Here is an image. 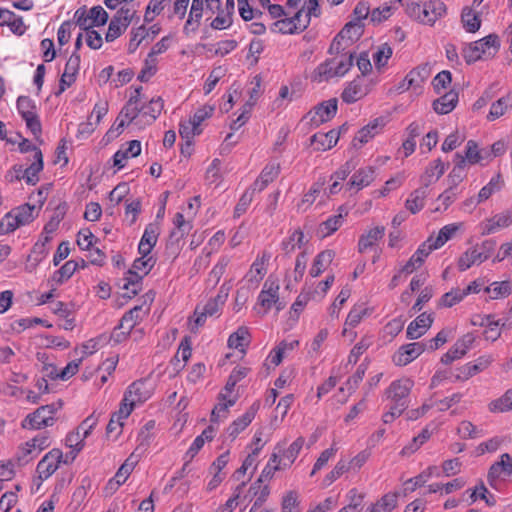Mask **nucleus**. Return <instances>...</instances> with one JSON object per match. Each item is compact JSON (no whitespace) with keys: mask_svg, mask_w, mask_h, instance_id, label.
I'll return each instance as SVG.
<instances>
[{"mask_svg":"<svg viewBox=\"0 0 512 512\" xmlns=\"http://www.w3.org/2000/svg\"><path fill=\"white\" fill-rule=\"evenodd\" d=\"M406 14L413 20L433 26L446 14V5L441 0H398Z\"/></svg>","mask_w":512,"mask_h":512,"instance_id":"f257e3e1","label":"nucleus"},{"mask_svg":"<svg viewBox=\"0 0 512 512\" xmlns=\"http://www.w3.org/2000/svg\"><path fill=\"white\" fill-rule=\"evenodd\" d=\"M353 65V55L341 54L321 63L312 73L315 82H323L333 77L344 76Z\"/></svg>","mask_w":512,"mask_h":512,"instance_id":"f03ea898","label":"nucleus"},{"mask_svg":"<svg viewBox=\"0 0 512 512\" xmlns=\"http://www.w3.org/2000/svg\"><path fill=\"white\" fill-rule=\"evenodd\" d=\"M500 47L499 38L495 34H490L478 41L471 43L462 51V55L468 64L480 60L482 57H492Z\"/></svg>","mask_w":512,"mask_h":512,"instance_id":"7ed1b4c3","label":"nucleus"},{"mask_svg":"<svg viewBox=\"0 0 512 512\" xmlns=\"http://www.w3.org/2000/svg\"><path fill=\"white\" fill-rule=\"evenodd\" d=\"M62 401L58 400L55 403L43 405L37 408L33 413L27 415L22 421V428L24 429H41L54 424L53 415L62 408Z\"/></svg>","mask_w":512,"mask_h":512,"instance_id":"20e7f679","label":"nucleus"},{"mask_svg":"<svg viewBox=\"0 0 512 512\" xmlns=\"http://www.w3.org/2000/svg\"><path fill=\"white\" fill-rule=\"evenodd\" d=\"M414 386L411 378L403 377L391 382L385 391V395L391 404L407 409L409 405V395Z\"/></svg>","mask_w":512,"mask_h":512,"instance_id":"39448f33","label":"nucleus"},{"mask_svg":"<svg viewBox=\"0 0 512 512\" xmlns=\"http://www.w3.org/2000/svg\"><path fill=\"white\" fill-rule=\"evenodd\" d=\"M134 15L135 10L122 6L111 19L105 40L107 42H113L120 37L132 22Z\"/></svg>","mask_w":512,"mask_h":512,"instance_id":"423d86ee","label":"nucleus"},{"mask_svg":"<svg viewBox=\"0 0 512 512\" xmlns=\"http://www.w3.org/2000/svg\"><path fill=\"white\" fill-rule=\"evenodd\" d=\"M337 99L331 98L317 105L314 110L307 113L305 118H309L310 125L314 128L331 120L337 112Z\"/></svg>","mask_w":512,"mask_h":512,"instance_id":"0eeeda50","label":"nucleus"},{"mask_svg":"<svg viewBox=\"0 0 512 512\" xmlns=\"http://www.w3.org/2000/svg\"><path fill=\"white\" fill-rule=\"evenodd\" d=\"M279 284L277 281L267 279L264 283L263 289L259 293L258 303L264 308V313L271 309L274 305L277 311L282 310L285 304L279 300Z\"/></svg>","mask_w":512,"mask_h":512,"instance_id":"6e6552de","label":"nucleus"},{"mask_svg":"<svg viewBox=\"0 0 512 512\" xmlns=\"http://www.w3.org/2000/svg\"><path fill=\"white\" fill-rule=\"evenodd\" d=\"M67 463L63 460V453L60 449H52L39 461L36 471L41 480L48 479L58 468L60 463Z\"/></svg>","mask_w":512,"mask_h":512,"instance_id":"1a4fd4ad","label":"nucleus"},{"mask_svg":"<svg viewBox=\"0 0 512 512\" xmlns=\"http://www.w3.org/2000/svg\"><path fill=\"white\" fill-rule=\"evenodd\" d=\"M119 121L117 129L122 130L126 124H134L138 128H143L141 116V104L135 102V97H130L128 102L120 111L117 118Z\"/></svg>","mask_w":512,"mask_h":512,"instance_id":"9d476101","label":"nucleus"},{"mask_svg":"<svg viewBox=\"0 0 512 512\" xmlns=\"http://www.w3.org/2000/svg\"><path fill=\"white\" fill-rule=\"evenodd\" d=\"M425 344L413 342L402 345L393 355L392 360L396 366H406L425 351Z\"/></svg>","mask_w":512,"mask_h":512,"instance_id":"9b49d317","label":"nucleus"},{"mask_svg":"<svg viewBox=\"0 0 512 512\" xmlns=\"http://www.w3.org/2000/svg\"><path fill=\"white\" fill-rule=\"evenodd\" d=\"M512 225V210L498 213L479 224L481 235H490Z\"/></svg>","mask_w":512,"mask_h":512,"instance_id":"f8f14e48","label":"nucleus"},{"mask_svg":"<svg viewBox=\"0 0 512 512\" xmlns=\"http://www.w3.org/2000/svg\"><path fill=\"white\" fill-rule=\"evenodd\" d=\"M475 341L471 333H467L456 341V343L441 357V362L449 365L455 360L462 358Z\"/></svg>","mask_w":512,"mask_h":512,"instance_id":"ddd939ff","label":"nucleus"},{"mask_svg":"<svg viewBox=\"0 0 512 512\" xmlns=\"http://www.w3.org/2000/svg\"><path fill=\"white\" fill-rule=\"evenodd\" d=\"M385 124L386 120L383 117H378L372 120L357 132L352 141V145L355 148H361L362 145L366 144L370 139L379 134Z\"/></svg>","mask_w":512,"mask_h":512,"instance_id":"4468645a","label":"nucleus"},{"mask_svg":"<svg viewBox=\"0 0 512 512\" xmlns=\"http://www.w3.org/2000/svg\"><path fill=\"white\" fill-rule=\"evenodd\" d=\"M433 318L430 314L422 313L413 320L407 327L406 336L408 339L415 340L423 336L431 327Z\"/></svg>","mask_w":512,"mask_h":512,"instance_id":"2eb2a0df","label":"nucleus"},{"mask_svg":"<svg viewBox=\"0 0 512 512\" xmlns=\"http://www.w3.org/2000/svg\"><path fill=\"white\" fill-rule=\"evenodd\" d=\"M158 236V225L154 223L148 224L138 245L139 253L143 256H148L151 253L153 247L156 245Z\"/></svg>","mask_w":512,"mask_h":512,"instance_id":"dca6fc26","label":"nucleus"},{"mask_svg":"<svg viewBox=\"0 0 512 512\" xmlns=\"http://www.w3.org/2000/svg\"><path fill=\"white\" fill-rule=\"evenodd\" d=\"M258 409V404H253L241 417L234 420L227 429L229 437L234 440L252 422Z\"/></svg>","mask_w":512,"mask_h":512,"instance_id":"f3484780","label":"nucleus"},{"mask_svg":"<svg viewBox=\"0 0 512 512\" xmlns=\"http://www.w3.org/2000/svg\"><path fill=\"white\" fill-rule=\"evenodd\" d=\"M126 148L119 149L113 156V165L118 169L125 166V161L131 157H137L141 153V143L138 140H132L127 143Z\"/></svg>","mask_w":512,"mask_h":512,"instance_id":"a211bd4d","label":"nucleus"},{"mask_svg":"<svg viewBox=\"0 0 512 512\" xmlns=\"http://www.w3.org/2000/svg\"><path fill=\"white\" fill-rule=\"evenodd\" d=\"M164 104L160 97L153 98L148 104L141 105V116L143 127L151 125L161 114Z\"/></svg>","mask_w":512,"mask_h":512,"instance_id":"6ab92c4d","label":"nucleus"},{"mask_svg":"<svg viewBox=\"0 0 512 512\" xmlns=\"http://www.w3.org/2000/svg\"><path fill=\"white\" fill-rule=\"evenodd\" d=\"M270 258L271 254L267 251H263L261 255L257 256L248 273L250 282L259 283L263 279L267 273L266 265Z\"/></svg>","mask_w":512,"mask_h":512,"instance_id":"aec40b11","label":"nucleus"},{"mask_svg":"<svg viewBox=\"0 0 512 512\" xmlns=\"http://www.w3.org/2000/svg\"><path fill=\"white\" fill-rule=\"evenodd\" d=\"M512 474V457L508 453L501 455L500 461L494 463L488 472V481L492 485L502 474Z\"/></svg>","mask_w":512,"mask_h":512,"instance_id":"412c9836","label":"nucleus"},{"mask_svg":"<svg viewBox=\"0 0 512 512\" xmlns=\"http://www.w3.org/2000/svg\"><path fill=\"white\" fill-rule=\"evenodd\" d=\"M205 0H192L188 19L184 25L183 32L189 34L190 27L191 31H196L200 26V21L203 15Z\"/></svg>","mask_w":512,"mask_h":512,"instance_id":"4be33fe9","label":"nucleus"},{"mask_svg":"<svg viewBox=\"0 0 512 512\" xmlns=\"http://www.w3.org/2000/svg\"><path fill=\"white\" fill-rule=\"evenodd\" d=\"M34 159L35 161L26 169L22 174L23 179L29 185H35L39 181L38 174L43 169V157L42 152L38 148H34Z\"/></svg>","mask_w":512,"mask_h":512,"instance_id":"5701e85b","label":"nucleus"},{"mask_svg":"<svg viewBox=\"0 0 512 512\" xmlns=\"http://www.w3.org/2000/svg\"><path fill=\"white\" fill-rule=\"evenodd\" d=\"M311 145L315 147L318 151H325L331 149L337 144L338 141V133L335 130H330L327 133H316L311 139Z\"/></svg>","mask_w":512,"mask_h":512,"instance_id":"b1692460","label":"nucleus"},{"mask_svg":"<svg viewBox=\"0 0 512 512\" xmlns=\"http://www.w3.org/2000/svg\"><path fill=\"white\" fill-rule=\"evenodd\" d=\"M335 257L333 250H324L320 252L314 259L312 266L309 270L311 277L315 278L321 275L326 268L332 263Z\"/></svg>","mask_w":512,"mask_h":512,"instance_id":"393cba45","label":"nucleus"},{"mask_svg":"<svg viewBox=\"0 0 512 512\" xmlns=\"http://www.w3.org/2000/svg\"><path fill=\"white\" fill-rule=\"evenodd\" d=\"M364 32V24L359 20L348 22L338 33L339 38L345 39L347 45H351L357 41Z\"/></svg>","mask_w":512,"mask_h":512,"instance_id":"a878e982","label":"nucleus"},{"mask_svg":"<svg viewBox=\"0 0 512 512\" xmlns=\"http://www.w3.org/2000/svg\"><path fill=\"white\" fill-rule=\"evenodd\" d=\"M458 103V93L451 90L433 102V109L438 114L450 113Z\"/></svg>","mask_w":512,"mask_h":512,"instance_id":"bb28decb","label":"nucleus"},{"mask_svg":"<svg viewBox=\"0 0 512 512\" xmlns=\"http://www.w3.org/2000/svg\"><path fill=\"white\" fill-rule=\"evenodd\" d=\"M491 363L490 358L480 357L475 363H467L460 368V374L455 376L456 380L468 379L480 371L486 369Z\"/></svg>","mask_w":512,"mask_h":512,"instance_id":"cd10ccee","label":"nucleus"},{"mask_svg":"<svg viewBox=\"0 0 512 512\" xmlns=\"http://www.w3.org/2000/svg\"><path fill=\"white\" fill-rule=\"evenodd\" d=\"M484 261H486L485 258H482L481 253L473 246L461 254L457 266L460 271H466L472 265H480Z\"/></svg>","mask_w":512,"mask_h":512,"instance_id":"c85d7f7f","label":"nucleus"},{"mask_svg":"<svg viewBox=\"0 0 512 512\" xmlns=\"http://www.w3.org/2000/svg\"><path fill=\"white\" fill-rule=\"evenodd\" d=\"M446 166L441 159H437L430 163L421 177L423 185L428 187L436 182L445 172Z\"/></svg>","mask_w":512,"mask_h":512,"instance_id":"c756f323","label":"nucleus"},{"mask_svg":"<svg viewBox=\"0 0 512 512\" xmlns=\"http://www.w3.org/2000/svg\"><path fill=\"white\" fill-rule=\"evenodd\" d=\"M228 297V290L222 286L216 297L210 299L202 308L204 316H215L219 313Z\"/></svg>","mask_w":512,"mask_h":512,"instance_id":"7c9ffc66","label":"nucleus"},{"mask_svg":"<svg viewBox=\"0 0 512 512\" xmlns=\"http://www.w3.org/2000/svg\"><path fill=\"white\" fill-rule=\"evenodd\" d=\"M366 94L359 78L351 81L341 94L344 102L350 104L358 101Z\"/></svg>","mask_w":512,"mask_h":512,"instance_id":"2f4dec72","label":"nucleus"},{"mask_svg":"<svg viewBox=\"0 0 512 512\" xmlns=\"http://www.w3.org/2000/svg\"><path fill=\"white\" fill-rule=\"evenodd\" d=\"M175 229L170 233L169 244L178 243L191 229L189 222L185 221L182 213H176L173 221Z\"/></svg>","mask_w":512,"mask_h":512,"instance_id":"473e14b6","label":"nucleus"},{"mask_svg":"<svg viewBox=\"0 0 512 512\" xmlns=\"http://www.w3.org/2000/svg\"><path fill=\"white\" fill-rule=\"evenodd\" d=\"M143 308L141 305L135 306L126 312L121 318L119 328H123L128 332H131L132 329L142 320L144 316Z\"/></svg>","mask_w":512,"mask_h":512,"instance_id":"72a5a7b5","label":"nucleus"},{"mask_svg":"<svg viewBox=\"0 0 512 512\" xmlns=\"http://www.w3.org/2000/svg\"><path fill=\"white\" fill-rule=\"evenodd\" d=\"M374 180V169L372 167H365L359 169L357 172L353 174L350 179L349 185L351 187L357 188L360 190L372 183Z\"/></svg>","mask_w":512,"mask_h":512,"instance_id":"f704fd0d","label":"nucleus"},{"mask_svg":"<svg viewBox=\"0 0 512 512\" xmlns=\"http://www.w3.org/2000/svg\"><path fill=\"white\" fill-rule=\"evenodd\" d=\"M249 331L246 327H239L237 331L232 333L228 338V346L232 349H237L244 352L250 343Z\"/></svg>","mask_w":512,"mask_h":512,"instance_id":"c9c22d12","label":"nucleus"},{"mask_svg":"<svg viewBox=\"0 0 512 512\" xmlns=\"http://www.w3.org/2000/svg\"><path fill=\"white\" fill-rule=\"evenodd\" d=\"M427 188L425 185L414 190L406 200V208L413 214L419 212L425 204L427 197Z\"/></svg>","mask_w":512,"mask_h":512,"instance_id":"e433bc0d","label":"nucleus"},{"mask_svg":"<svg viewBox=\"0 0 512 512\" xmlns=\"http://www.w3.org/2000/svg\"><path fill=\"white\" fill-rule=\"evenodd\" d=\"M509 108H512V94L510 93L501 97L491 105L487 119L494 121L503 116Z\"/></svg>","mask_w":512,"mask_h":512,"instance_id":"4c0bfd02","label":"nucleus"},{"mask_svg":"<svg viewBox=\"0 0 512 512\" xmlns=\"http://www.w3.org/2000/svg\"><path fill=\"white\" fill-rule=\"evenodd\" d=\"M264 481L262 479H257L249 488L248 493L254 497H256L253 508H260L263 503L267 500L270 489L268 485H263Z\"/></svg>","mask_w":512,"mask_h":512,"instance_id":"58836bf2","label":"nucleus"},{"mask_svg":"<svg viewBox=\"0 0 512 512\" xmlns=\"http://www.w3.org/2000/svg\"><path fill=\"white\" fill-rule=\"evenodd\" d=\"M98 416L95 415V413H92L90 416H88L78 427L77 430H79V433L82 431V439L75 444V453L72 456V460L75 458L76 454L80 452L83 447V440L89 436L93 428L96 426L98 422Z\"/></svg>","mask_w":512,"mask_h":512,"instance_id":"ea45409f","label":"nucleus"},{"mask_svg":"<svg viewBox=\"0 0 512 512\" xmlns=\"http://www.w3.org/2000/svg\"><path fill=\"white\" fill-rule=\"evenodd\" d=\"M384 227H375L369 230L366 234L362 235L359 239L358 249L363 253L368 248H371L378 240L384 235Z\"/></svg>","mask_w":512,"mask_h":512,"instance_id":"a19ab883","label":"nucleus"},{"mask_svg":"<svg viewBox=\"0 0 512 512\" xmlns=\"http://www.w3.org/2000/svg\"><path fill=\"white\" fill-rule=\"evenodd\" d=\"M138 462V456L133 452L126 460L125 462L120 466L118 469L116 475H115V483L116 486L119 487L122 485L128 478V476L133 471L135 465Z\"/></svg>","mask_w":512,"mask_h":512,"instance_id":"79ce46f5","label":"nucleus"},{"mask_svg":"<svg viewBox=\"0 0 512 512\" xmlns=\"http://www.w3.org/2000/svg\"><path fill=\"white\" fill-rule=\"evenodd\" d=\"M492 413H504L512 410V389H508L501 397L491 401L488 405Z\"/></svg>","mask_w":512,"mask_h":512,"instance_id":"37998d69","label":"nucleus"},{"mask_svg":"<svg viewBox=\"0 0 512 512\" xmlns=\"http://www.w3.org/2000/svg\"><path fill=\"white\" fill-rule=\"evenodd\" d=\"M79 268L78 262L74 260H69L65 262V264L55 271L51 277V281L60 285L63 284L66 280H68L75 271Z\"/></svg>","mask_w":512,"mask_h":512,"instance_id":"c03bdc74","label":"nucleus"},{"mask_svg":"<svg viewBox=\"0 0 512 512\" xmlns=\"http://www.w3.org/2000/svg\"><path fill=\"white\" fill-rule=\"evenodd\" d=\"M484 291L490 295V299H499L508 297L512 293V287L509 281H495L487 286Z\"/></svg>","mask_w":512,"mask_h":512,"instance_id":"a18cd8bd","label":"nucleus"},{"mask_svg":"<svg viewBox=\"0 0 512 512\" xmlns=\"http://www.w3.org/2000/svg\"><path fill=\"white\" fill-rule=\"evenodd\" d=\"M220 402L214 407L211 413V422H217L220 418H225L227 416L228 410L232 407L236 399H227V395L221 392L219 394Z\"/></svg>","mask_w":512,"mask_h":512,"instance_id":"49530a36","label":"nucleus"},{"mask_svg":"<svg viewBox=\"0 0 512 512\" xmlns=\"http://www.w3.org/2000/svg\"><path fill=\"white\" fill-rule=\"evenodd\" d=\"M461 22L464 29L469 33H475L481 26V19L478 14L469 7H465L461 14Z\"/></svg>","mask_w":512,"mask_h":512,"instance_id":"de8ad7c7","label":"nucleus"},{"mask_svg":"<svg viewBox=\"0 0 512 512\" xmlns=\"http://www.w3.org/2000/svg\"><path fill=\"white\" fill-rule=\"evenodd\" d=\"M396 3H385L380 7L374 8L370 14V22L376 25L390 18L396 9Z\"/></svg>","mask_w":512,"mask_h":512,"instance_id":"09e8293b","label":"nucleus"},{"mask_svg":"<svg viewBox=\"0 0 512 512\" xmlns=\"http://www.w3.org/2000/svg\"><path fill=\"white\" fill-rule=\"evenodd\" d=\"M398 502L397 493H387L381 497L376 503L372 504L371 507L375 512H391L396 508Z\"/></svg>","mask_w":512,"mask_h":512,"instance_id":"8fccbe9b","label":"nucleus"},{"mask_svg":"<svg viewBox=\"0 0 512 512\" xmlns=\"http://www.w3.org/2000/svg\"><path fill=\"white\" fill-rule=\"evenodd\" d=\"M344 214L337 213L329 217L326 221L322 222L319 226V233L322 237H327L338 230L343 224Z\"/></svg>","mask_w":512,"mask_h":512,"instance_id":"3c124183","label":"nucleus"},{"mask_svg":"<svg viewBox=\"0 0 512 512\" xmlns=\"http://www.w3.org/2000/svg\"><path fill=\"white\" fill-rule=\"evenodd\" d=\"M460 229V224L452 223L443 226L437 235L433 237L434 247H442L447 241L453 238L456 232Z\"/></svg>","mask_w":512,"mask_h":512,"instance_id":"603ef678","label":"nucleus"},{"mask_svg":"<svg viewBox=\"0 0 512 512\" xmlns=\"http://www.w3.org/2000/svg\"><path fill=\"white\" fill-rule=\"evenodd\" d=\"M36 210L35 205L24 204L12 210L17 222L20 226H24L32 222L35 218L34 212Z\"/></svg>","mask_w":512,"mask_h":512,"instance_id":"864d4df0","label":"nucleus"},{"mask_svg":"<svg viewBox=\"0 0 512 512\" xmlns=\"http://www.w3.org/2000/svg\"><path fill=\"white\" fill-rule=\"evenodd\" d=\"M365 372H366V366H364L363 364H360L357 367V370L355 371V373L347 379L345 386L340 387L339 391L344 392L345 390H347L349 392L348 396L353 394L356 391V389L358 388L359 383L363 380Z\"/></svg>","mask_w":512,"mask_h":512,"instance_id":"5fc2aeb1","label":"nucleus"},{"mask_svg":"<svg viewBox=\"0 0 512 512\" xmlns=\"http://www.w3.org/2000/svg\"><path fill=\"white\" fill-rule=\"evenodd\" d=\"M280 463L281 460L279 459L278 453H273L267 465L264 467L259 479H262L263 481L270 480L276 471L285 469L287 467L286 463L283 464V467L280 466Z\"/></svg>","mask_w":512,"mask_h":512,"instance_id":"6e6d98bb","label":"nucleus"},{"mask_svg":"<svg viewBox=\"0 0 512 512\" xmlns=\"http://www.w3.org/2000/svg\"><path fill=\"white\" fill-rule=\"evenodd\" d=\"M421 72L427 73L426 68L414 69L410 71L403 81L400 83L398 89L401 91L408 90L412 86H419V83L422 82L425 76L421 75Z\"/></svg>","mask_w":512,"mask_h":512,"instance_id":"4d7b16f0","label":"nucleus"},{"mask_svg":"<svg viewBox=\"0 0 512 512\" xmlns=\"http://www.w3.org/2000/svg\"><path fill=\"white\" fill-rule=\"evenodd\" d=\"M293 21L294 20H292L291 16L287 15L285 18L275 21L271 25L270 29L272 32H278L282 34H296V25Z\"/></svg>","mask_w":512,"mask_h":512,"instance_id":"13d9d810","label":"nucleus"},{"mask_svg":"<svg viewBox=\"0 0 512 512\" xmlns=\"http://www.w3.org/2000/svg\"><path fill=\"white\" fill-rule=\"evenodd\" d=\"M457 432L463 439H474L484 435L483 431L470 421H462L457 428Z\"/></svg>","mask_w":512,"mask_h":512,"instance_id":"bf43d9fd","label":"nucleus"},{"mask_svg":"<svg viewBox=\"0 0 512 512\" xmlns=\"http://www.w3.org/2000/svg\"><path fill=\"white\" fill-rule=\"evenodd\" d=\"M431 437V432L425 428L422 432L412 439V442L405 446L401 453L403 455H409L414 453L422 444H424Z\"/></svg>","mask_w":512,"mask_h":512,"instance_id":"052dcab7","label":"nucleus"},{"mask_svg":"<svg viewBox=\"0 0 512 512\" xmlns=\"http://www.w3.org/2000/svg\"><path fill=\"white\" fill-rule=\"evenodd\" d=\"M37 455L38 453L35 451V448L28 446L26 442L22 447L19 448L14 460L17 463V466L20 467L30 462Z\"/></svg>","mask_w":512,"mask_h":512,"instance_id":"680f3d73","label":"nucleus"},{"mask_svg":"<svg viewBox=\"0 0 512 512\" xmlns=\"http://www.w3.org/2000/svg\"><path fill=\"white\" fill-rule=\"evenodd\" d=\"M148 36V31L144 25L131 31V38L128 44V52L134 53L140 43Z\"/></svg>","mask_w":512,"mask_h":512,"instance_id":"e2e57ef3","label":"nucleus"},{"mask_svg":"<svg viewBox=\"0 0 512 512\" xmlns=\"http://www.w3.org/2000/svg\"><path fill=\"white\" fill-rule=\"evenodd\" d=\"M392 56V48L388 44L381 45L378 50L373 54L375 67L381 69L387 64V61Z\"/></svg>","mask_w":512,"mask_h":512,"instance_id":"0e129e2a","label":"nucleus"},{"mask_svg":"<svg viewBox=\"0 0 512 512\" xmlns=\"http://www.w3.org/2000/svg\"><path fill=\"white\" fill-rule=\"evenodd\" d=\"M17 109L22 118L37 114L34 102L26 96H20L17 99Z\"/></svg>","mask_w":512,"mask_h":512,"instance_id":"69168bd1","label":"nucleus"},{"mask_svg":"<svg viewBox=\"0 0 512 512\" xmlns=\"http://www.w3.org/2000/svg\"><path fill=\"white\" fill-rule=\"evenodd\" d=\"M229 261L230 260H229L228 257H226V256L221 257L219 259V261L217 262V264L211 270V272L209 274L208 281L212 282L213 285H217L218 282L220 281L221 277L225 273V270H226V267L229 264Z\"/></svg>","mask_w":512,"mask_h":512,"instance_id":"338daca9","label":"nucleus"},{"mask_svg":"<svg viewBox=\"0 0 512 512\" xmlns=\"http://www.w3.org/2000/svg\"><path fill=\"white\" fill-rule=\"evenodd\" d=\"M18 227H20L17 219L12 211L5 214V216L0 221V235H6L13 231H15Z\"/></svg>","mask_w":512,"mask_h":512,"instance_id":"774afa93","label":"nucleus"}]
</instances>
